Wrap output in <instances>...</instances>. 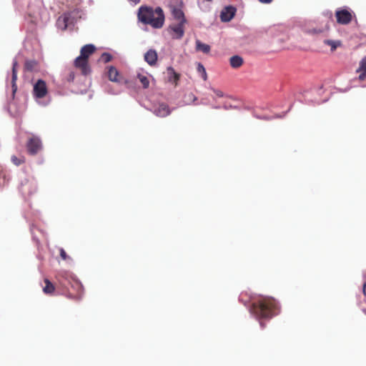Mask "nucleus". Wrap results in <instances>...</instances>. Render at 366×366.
Segmentation results:
<instances>
[{"label": "nucleus", "mask_w": 366, "mask_h": 366, "mask_svg": "<svg viewBox=\"0 0 366 366\" xmlns=\"http://www.w3.org/2000/svg\"><path fill=\"white\" fill-rule=\"evenodd\" d=\"M112 59V56L109 53H103L100 57V60L104 63L109 62Z\"/></svg>", "instance_id": "obj_27"}, {"label": "nucleus", "mask_w": 366, "mask_h": 366, "mask_svg": "<svg viewBox=\"0 0 366 366\" xmlns=\"http://www.w3.org/2000/svg\"><path fill=\"white\" fill-rule=\"evenodd\" d=\"M214 92L219 97H222L223 95H224L223 92L222 91H220V90H218V89H214Z\"/></svg>", "instance_id": "obj_32"}, {"label": "nucleus", "mask_w": 366, "mask_h": 366, "mask_svg": "<svg viewBox=\"0 0 366 366\" xmlns=\"http://www.w3.org/2000/svg\"><path fill=\"white\" fill-rule=\"evenodd\" d=\"M360 70L366 71V56L362 59L360 64Z\"/></svg>", "instance_id": "obj_31"}, {"label": "nucleus", "mask_w": 366, "mask_h": 366, "mask_svg": "<svg viewBox=\"0 0 366 366\" xmlns=\"http://www.w3.org/2000/svg\"><path fill=\"white\" fill-rule=\"evenodd\" d=\"M42 149V142L41 139L34 134L28 138L26 142V149L31 154H36Z\"/></svg>", "instance_id": "obj_6"}, {"label": "nucleus", "mask_w": 366, "mask_h": 366, "mask_svg": "<svg viewBox=\"0 0 366 366\" xmlns=\"http://www.w3.org/2000/svg\"><path fill=\"white\" fill-rule=\"evenodd\" d=\"M236 9L234 6H229L224 7L221 11L220 19L222 21H229L235 15Z\"/></svg>", "instance_id": "obj_10"}, {"label": "nucleus", "mask_w": 366, "mask_h": 366, "mask_svg": "<svg viewBox=\"0 0 366 366\" xmlns=\"http://www.w3.org/2000/svg\"><path fill=\"white\" fill-rule=\"evenodd\" d=\"M363 293L365 295H366V283L363 285Z\"/></svg>", "instance_id": "obj_35"}, {"label": "nucleus", "mask_w": 366, "mask_h": 366, "mask_svg": "<svg viewBox=\"0 0 366 366\" xmlns=\"http://www.w3.org/2000/svg\"><path fill=\"white\" fill-rule=\"evenodd\" d=\"M45 285L43 287V292L46 295H52L55 290L54 285L48 279H44Z\"/></svg>", "instance_id": "obj_18"}, {"label": "nucleus", "mask_w": 366, "mask_h": 366, "mask_svg": "<svg viewBox=\"0 0 366 366\" xmlns=\"http://www.w3.org/2000/svg\"><path fill=\"white\" fill-rule=\"evenodd\" d=\"M244 63L243 59L238 55H234L230 57L229 64L233 69H238L242 66Z\"/></svg>", "instance_id": "obj_16"}, {"label": "nucleus", "mask_w": 366, "mask_h": 366, "mask_svg": "<svg viewBox=\"0 0 366 366\" xmlns=\"http://www.w3.org/2000/svg\"><path fill=\"white\" fill-rule=\"evenodd\" d=\"M74 79V73L73 71H71L68 78L69 81H73Z\"/></svg>", "instance_id": "obj_33"}, {"label": "nucleus", "mask_w": 366, "mask_h": 366, "mask_svg": "<svg viewBox=\"0 0 366 366\" xmlns=\"http://www.w3.org/2000/svg\"><path fill=\"white\" fill-rule=\"evenodd\" d=\"M292 105H290V107L289 109H288L287 111L285 112H282V113L279 114H276V115H274V116H269H269H264V117H263V119H267V120H271V119H276V118L282 119V118H284V117L286 116V114H287V112H288L289 111H290V109H291V108H292Z\"/></svg>", "instance_id": "obj_24"}, {"label": "nucleus", "mask_w": 366, "mask_h": 366, "mask_svg": "<svg viewBox=\"0 0 366 366\" xmlns=\"http://www.w3.org/2000/svg\"><path fill=\"white\" fill-rule=\"evenodd\" d=\"M38 64L34 60H28L25 62L24 68L28 71H37Z\"/></svg>", "instance_id": "obj_20"}, {"label": "nucleus", "mask_w": 366, "mask_h": 366, "mask_svg": "<svg viewBox=\"0 0 366 366\" xmlns=\"http://www.w3.org/2000/svg\"><path fill=\"white\" fill-rule=\"evenodd\" d=\"M138 20L145 25H150L154 29H161L163 27L165 21L164 13L159 6L155 9L142 6L138 9Z\"/></svg>", "instance_id": "obj_2"}, {"label": "nucleus", "mask_w": 366, "mask_h": 366, "mask_svg": "<svg viewBox=\"0 0 366 366\" xmlns=\"http://www.w3.org/2000/svg\"><path fill=\"white\" fill-rule=\"evenodd\" d=\"M144 60L150 66H154L157 61V53L154 49H149L144 54Z\"/></svg>", "instance_id": "obj_13"}, {"label": "nucleus", "mask_w": 366, "mask_h": 366, "mask_svg": "<svg viewBox=\"0 0 366 366\" xmlns=\"http://www.w3.org/2000/svg\"><path fill=\"white\" fill-rule=\"evenodd\" d=\"M59 277L63 278L64 280H59L60 283L67 287V284L71 285V287L75 291V292H71L69 291V297L75 300H79L83 295L84 288L81 283L73 278V277H64L62 274H59Z\"/></svg>", "instance_id": "obj_4"}, {"label": "nucleus", "mask_w": 366, "mask_h": 366, "mask_svg": "<svg viewBox=\"0 0 366 366\" xmlns=\"http://www.w3.org/2000/svg\"><path fill=\"white\" fill-rule=\"evenodd\" d=\"M17 61H14L12 66V77H11V86L13 93H15L17 89L16 80H17Z\"/></svg>", "instance_id": "obj_17"}, {"label": "nucleus", "mask_w": 366, "mask_h": 366, "mask_svg": "<svg viewBox=\"0 0 366 366\" xmlns=\"http://www.w3.org/2000/svg\"><path fill=\"white\" fill-rule=\"evenodd\" d=\"M278 302L272 297L253 298V316L259 321L260 327H264L265 320L280 313Z\"/></svg>", "instance_id": "obj_1"}, {"label": "nucleus", "mask_w": 366, "mask_h": 366, "mask_svg": "<svg viewBox=\"0 0 366 366\" xmlns=\"http://www.w3.org/2000/svg\"><path fill=\"white\" fill-rule=\"evenodd\" d=\"M12 161H14V160H18L16 157H14L12 159H11Z\"/></svg>", "instance_id": "obj_38"}, {"label": "nucleus", "mask_w": 366, "mask_h": 366, "mask_svg": "<svg viewBox=\"0 0 366 366\" xmlns=\"http://www.w3.org/2000/svg\"><path fill=\"white\" fill-rule=\"evenodd\" d=\"M137 79L139 80L144 89H147L149 86V80L148 77L144 74H138Z\"/></svg>", "instance_id": "obj_21"}, {"label": "nucleus", "mask_w": 366, "mask_h": 366, "mask_svg": "<svg viewBox=\"0 0 366 366\" xmlns=\"http://www.w3.org/2000/svg\"><path fill=\"white\" fill-rule=\"evenodd\" d=\"M16 162V165H19V163H20L21 162Z\"/></svg>", "instance_id": "obj_40"}, {"label": "nucleus", "mask_w": 366, "mask_h": 366, "mask_svg": "<svg viewBox=\"0 0 366 366\" xmlns=\"http://www.w3.org/2000/svg\"><path fill=\"white\" fill-rule=\"evenodd\" d=\"M107 76L111 81L117 83L122 82V77L116 67L109 66L107 67Z\"/></svg>", "instance_id": "obj_9"}, {"label": "nucleus", "mask_w": 366, "mask_h": 366, "mask_svg": "<svg viewBox=\"0 0 366 366\" xmlns=\"http://www.w3.org/2000/svg\"><path fill=\"white\" fill-rule=\"evenodd\" d=\"M357 72H360L359 74V79L363 80L366 77V71L365 70H360V68L357 70Z\"/></svg>", "instance_id": "obj_30"}, {"label": "nucleus", "mask_w": 366, "mask_h": 366, "mask_svg": "<svg viewBox=\"0 0 366 366\" xmlns=\"http://www.w3.org/2000/svg\"><path fill=\"white\" fill-rule=\"evenodd\" d=\"M325 44L330 45L332 50H335L339 45H340V42L339 41H333L330 39L325 40Z\"/></svg>", "instance_id": "obj_25"}, {"label": "nucleus", "mask_w": 366, "mask_h": 366, "mask_svg": "<svg viewBox=\"0 0 366 366\" xmlns=\"http://www.w3.org/2000/svg\"><path fill=\"white\" fill-rule=\"evenodd\" d=\"M153 112L157 117H165L171 113V110L167 104L161 103L154 108Z\"/></svg>", "instance_id": "obj_11"}, {"label": "nucleus", "mask_w": 366, "mask_h": 366, "mask_svg": "<svg viewBox=\"0 0 366 366\" xmlns=\"http://www.w3.org/2000/svg\"><path fill=\"white\" fill-rule=\"evenodd\" d=\"M350 88H346V89H340V92H347V91H349Z\"/></svg>", "instance_id": "obj_36"}, {"label": "nucleus", "mask_w": 366, "mask_h": 366, "mask_svg": "<svg viewBox=\"0 0 366 366\" xmlns=\"http://www.w3.org/2000/svg\"><path fill=\"white\" fill-rule=\"evenodd\" d=\"M129 1H132V2L135 3V4H137V3H139L140 1V0H129Z\"/></svg>", "instance_id": "obj_37"}, {"label": "nucleus", "mask_w": 366, "mask_h": 366, "mask_svg": "<svg viewBox=\"0 0 366 366\" xmlns=\"http://www.w3.org/2000/svg\"><path fill=\"white\" fill-rule=\"evenodd\" d=\"M258 1L262 4H270L271 2H272L273 0H258Z\"/></svg>", "instance_id": "obj_34"}, {"label": "nucleus", "mask_w": 366, "mask_h": 366, "mask_svg": "<svg viewBox=\"0 0 366 366\" xmlns=\"http://www.w3.org/2000/svg\"><path fill=\"white\" fill-rule=\"evenodd\" d=\"M196 49L197 51H201L204 54H208L210 51V46L206 44L202 43L199 40L196 41Z\"/></svg>", "instance_id": "obj_19"}, {"label": "nucleus", "mask_w": 366, "mask_h": 366, "mask_svg": "<svg viewBox=\"0 0 366 366\" xmlns=\"http://www.w3.org/2000/svg\"><path fill=\"white\" fill-rule=\"evenodd\" d=\"M186 23H178L176 25L169 26V29L174 33L173 36L175 39H181L184 34V26Z\"/></svg>", "instance_id": "obj_12"}, {"label": "nucleus", "mask_w": 366, "mask_h": 366, "mask_svg": "<svg viewBox=\"0 0 366 366\" xmlns=\"http://www.w3.org/2000/svg\"><path fill=\"white\" fill-rule=\"evenodd\" d=\"M59 254L62 259L66 260L69 259V257L67 255L66 252L63 248L59 249Z\"/></svg>", "instance_id": "obj_29"}, {"label": "nucleus", "mask_w": 366, "mask_h": 366, "mask_svg": "<svg viewBox=\"0 0 366 366\" xmlns=\"http://www.w3.org/2000/svg\"><path fill=\"white\" fill-rule=\"evenodd\" d=\"M268 34L272 37L271 44L272 46L277 49H284L282 44L287 39V36L282 32L280 27L270 28Z\"/></svg>", "instance_id": "obj_5"}, {"label": "nucleus", "mask_w": 366, "mask_h": 366, "mask_svg": "<svg viewBox=\"0 0 366 366\" xmlns=\"http://www.w3.org/2000/svg\"><path fill=\"white\" fill-rule=\"evenodd\" d=\"M74 12H65L62 14L64 17H65V21L68 26L74 24V18L73 16Z\"/></svg>", "instance_id": "obj_23"}, {"label": "nucleus", "mask_w": 366, "mask_h": 366, "mask_svg": "<svg viewBox=\"0 0 366 366\" xmlns=\"http://www.w3.org/2000/svg\"><path fill=\"white\" fill-rule=\"evenodd\" d=\"M172 14L176 20L179 21V23H186L187 22V20L184 16V14L180 8H178L176 6L172 7Z\"/></svg>", "instance_id": "obj_14"}, {"label": "nucleus", "mask_w": 366, "mask_h": 366, "mask_svg": "<svg viewBox=\"0 0 366 366\" xmlns=\"http://www.w3.org/2000/svg\"><path fill=\"white\" fill-rule=\"evenodd\" d=\"M197 71L202 74L203 79L207 80V76L206 70H205L204 66L200 63H199L197 65Z\"/></svg>", "instance_id": "obj_26"}, {"label": "nucleus", "mask_w": 366, "mask_h": 366, "mask_svg": "<svg viewBox=\"0 0 366 366\" xmlns=\"http://www.w3.org/2000/svg\"><path fill=\"white\" fill-rule=\"evenodd\" d=\"M246 297V294L244 293H241L240 296H239V299L242 302H243L244 303V305H247V302H248V304H249V302H250V300H251V297H249L248 298V300L245 299ZM248 307V309H249V312H252V306L250 305H247Z\"/></svg>", "instance_id": "obj_28"}, {"label": "nucleus", "mask_w": 366, "mask_h": 366, "mask_svg": "<svg viewBox=\"0 0 366 366\" xmlns=\"http://www.w3.org/2000/svg\"><path fill=\"white\" fill-rule=\"evenodd\" d=\"M95 50L96 48L93 44L84 45L81 49L80 55L74 60V66L80 69L83 75H87L91 71L88 59Z\"/></svg>", "instance_id": "obj_3"}, {"label": "nucleus", "mask_w": 366, "mask_h": 366, "mask_svg": "<svg viewBox=\"0 0 366 366\" xmlns=\"http://www.w3.org/2000/svg\"><path fill=\"white\" fill-rule=\"evenodd\" d=\"M32 94L36 99H43L48 94L46 83L42 79H38L33 86Z\"/></svg>", "instance_id": "obj_7"}, {"label": "nucleus", "mask_w": 366, "mask_h": 366, "mask_svg": "<svg viewBox=\"0 0 366 366\" xmlns=\"http://www.w3.org/2000/svg\"><path fill=\"white\" fill-rule=\"evenodd\" d=\"M56 26H58L59 29H61V30H66V28L68 27V25L65 21V17H64L62 15H61L57 21H56Z\"/></svg>", "instance_id": "obj_22"}, {"label": "nucleus", "mask_w": 366, "mask_h": 366, "mask_svg": "<svg viewBox=\"0 0 366 366\" xmlns=\"http://www.w3.org/2000/svg\"><path fill=\"white\" fill-rule=\"evenodd\" d=\"M362 312L366 315V309H363Z\"/></svg>", "instance_id": "obj_39"}, {"label": "nucleus", "mask_w": 366, "mask_h": 366, "mask_svg": "<svg viewBox=\"0 0 366 366\" xmlns=\"http://www.w3.org/2000/svg\"><path fill=\"white\" fill-rule=\"evenodd\" d=\"M167 76H168V81L169 82L174 83L175 85H177V82L179 79L180 74L177 73L174 71V68L172 66L167 67Z\"/></svg>", "instance_id": "obj_15"}, {"label": "nucleus", "mask_w": 366, "mask_h": 366, "mask_svg": "<svg viewBox=\"0 0 366 366\" xmlns=\"http://www.w3.org/2000/svg\"><path fill=\"white\" fill-rule=\"evenodd\" d=\"M337 21L340 24H348L352 20L351 13L345 9L337 10L335 13Z\"/></svg>", "instance_id": "obj_8"}]
</instances>
